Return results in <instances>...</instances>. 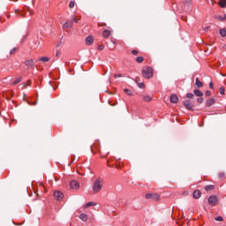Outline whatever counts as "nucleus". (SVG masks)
<instances>
[{
	"label": "nucleus",
	"instance_id": "40",
	"mask_svg": "<svg viewBox=\"0 0 226 226\" xmlns=\"http://www.w3.org/2000/svg\"><path fill=\"white\" fill-rule=\"evenodd\" d=\"M139 87L140 89H142V88L144 87V83H139Z\"/></svg>",
	"mask_w": 226,
	"mask_h": 226
},
{
	"label": "nucleus",
	"instance_id": "27",
	"mask_svg": "<svg viewBox=\"0 0 226 226\" xmlns=\"http://www.w3.org/2000/svg\"><path fill=\"white\" fill-rule=\"evenodd\" d=\"M219 93H220V94H225V87H221L219 88Z\"/></svg>",
	"mask_w": 226,
	"mask_h": 226
},
{
	"label": "nucleus",
	"instance_id": "11",
	"mask_svg": "<svg viewBox=\"0 0 226 226\" xmlns=\"http://www.w3.org/2000/svg\"><path fill=\"white\" fill-rule=\"evenodd\" d=\"M170 102L171 103H177V102H179V98L177 97V95L172 94L170 96Z\"/></svg>",
	"mask_w": 226,
	"mask_h": 226
},
{
	"label": "nucleus",
	"instance_id": "33",
	"mask_svg": "<svg viewBox=\"0 0 226 226\" xmlns=\"http://www.w3.org/2000/svg\"><path fill=\"white\" fill-rule=\"evenodd\" d=\"M198 103H202L204 102V99L202 97H200L197 99Z\"/></svg>",
	"mask_w": 226,
	"mask_h": 226
},
{
	"label": "nucleus",
	"instance_id": "6",
	"mask_svg": "<svg viewBox=\"0 0 226 226\" xmlns=\"http://www.w3.org/2000/svg\"><path fill=\"white\" fill-rule=\"evenodd\" d=\"M184 105L188 110H193V106L192 105V102H190V100L184 101Z\"/></svg>",
	"mask_w": 226,
	"mask_h": 226
},
{
	"label": "nucleus",
	"instance_id": "18",
	"mask_svg": "<svg viewBox=\"0 0 226 226\" xmlns=\"http://www.w3.org/2000/svg\"><path fill=\"white\" fill-rule=\"evenodd\" d=\"M219 6L221 8H226V0H219Z\"/></svg>",
	"mask_w": 226,
	"mask_h": 226
},
{
	"label": "nucleus",
	"instance_id": "28",
	"mask_svg": "<svg viewBox=\"0 0 226 226\" xmlns=\"http://www.w3.org/2000/svg\"><path fill=\"white\" fill-rule=\"evenodd\" d=\"M136 61H137V63H143V62H144V57H142V56H138V57L136 58Z\"/></svg>",
	"mask_w": 226,
	"mask_h": 226
},
{
	"label": "nucleus",
	"instance_id": "42",
	"mask_svg": "<svg viewBox=\"0 0 226 226\" xmlns=\"http://www.w3.org/2000/svg\"><path fill=\"white\" fill-rule=\"evenodd\" d=\"M209 87H210V89H213V87H214L213 82H210V83H209Z\"/></svg>",
	"mask_w": 226,
	"mask_h": 226
},
{
	"label": "nucleus",
	"instance_id": "29",
	"mask_svg": "<svg viewBox=\"0 0 226 226\" xmlns=\"http://www.w3.org/2000/svg\"><path fill=\"white\" fill-rule=\"evenodd\" d=\"M69 8H75V1H71L70 2Z\"/></svg>",
	"mask_w": 226,
	"mask_h": 226
},
{
	"label": "nucleus",
	"instance_id": "2",
	"mask_svg": "<svg viewBox=\"0 0 226 226\" xmlns=\"http://www.w3.org/2000/svg\"><path fill=\"white\" fill-rule=\"evenodd\" d=\"M142 75L144 79H151V77H153V68L148 66L146 69H143Z\"/></svg>",
	"mask_w": 226,
	"mask_h": 226
},
{
	"label": "nucleus",
	"instance_id": "16",
	"mask_svg": "<svg viewBox=\"0 0 226 226\" xmlns=\"http://www.w3.org/2000/svg\"><path fill=\"white\" fill-rule=\"evenodd\" d=\"M39 61H42V63H49V61H50V58H49V56H42L39 58Z\"/></svg>",
	"mask_w": 226,
	"mask_h": 226
},
{
	"label": "nucleus",
	"instance_id": "39",
	"mask_svg": "<svg viewBox=\"0 0 226 226\" xmlns=\"http://www.w3.org/2000/svg\"><path fill=\"white\" fill-rule=\"evenodd\" d=\"M115 79H119V78H121L122 77V75L121 74H115Z\"/></svg>",
	"mask_w": 226,
	"mask_h": 226
},
{
	"label": "nucleus",
	"instance_id": "5",
	"mask_svg": "<svg viewBox=\"0 0 226 226\" xmlns=\"http://www.w3.org/2000/svg\"><path fill=\"white\" fill-rule=\"evenodd\" d=\"M25 64L29 70H34V61L33 59L26 61Z\"/></svg>",
	"mask_w": 226,
	"mask_h": 226
},
{
	"label": "nucleus",
	"instance_id": "20",
	"mask_svg": "<svg viewBox=\"0 0 226 226\" xmlns=\"http://www.w3.org/2000/svg\"><path fill=\"white\" fill-rule=\"evenodd\" d=\"M124 93H125V94H127L128 96H132L133 95V93H132L131 90L128 89V88H124Z\"/></svg>",
	"mask_w": 226,
	"mask_h": 226
},
{
	"label": "nucleus",
	"instance_id": "21",
	"mask_svg": "<svg viewBox=\"0 0 226 226\" xmlns=\"http://www.w3.org/2000/svg\"><path fill=\"white\" fill-rule=\"evenodd\" d=\"M215 189V185H207L205 186V190L206 192H211V190H214Z\"/></svg>",
	"mask_w": 226,
	"mask_h": 226
},
{
	"label": "nucleus",
	"instance_id": "19",
	"mask_svg": "<svg viewBox=\"0 0 226 226\" xmlns=\"http://www.w3.org/2000/svg\"><path fill=\"white\" fill-rule=\"evenodd\" d=\"M20 82H22V77H19L16 80H14L12 86H17V84H20Z\"/></svg>",
	"mask_w": 226,
	"mask_h": 226
},
{
	"label": "nucleus",
	"instance_id": "10",
	"mask_svg": "<svg viewBox=\"0 0 226 226\" xmlns=\"http://www.w3.org/2000/svg\"><path fill=\"white\" fill-rule=\"evenodd\" d=\"M201 195H202V193L200 192V191L195 190L193 192L192 197H193V199H200Z\"/></svg>",
	"mask_w": 226,
	"mask_h": 226
},
{
	"label": "nucleus",
	"instance_id": "36",
	"mask_svg": "<svg viewBox=\"0 0 226 226\" xmlns=\"http://www.w3.org/2000/svg\"><path fill=\"white\" fill-rule=\"evenodd\" d=\"M217 19H218V20H220V22H223V17H222V16H218L217 17Z\"/></svg>",
	"mask_w": 226,
	"mask_h": 226
},
{
	"label": "nucleus",
	"instance_id": "14",
	"mask_svg": "<svg viewBox=\"0 0 226 226\" xmlns=\"http://www.w3.org/2000/svg\"><path fill=\"white\" fill-rule=\"evenodd\" d=\"M193 94H195V96H204V94L199 89L193 90Z\"/></svg>",
	"mask_w": 226,
	"mask_h": 226
},
{
	"label": "nucleus",
	"instance_id": "8",
	"mask_svg": "<svg viewBox=\"0 0 226 226\" xmlns=\"http://www.w3.org/2000/svg\"><path fill=\"white\" fill-rule=\"evenodd\" d=\"M216 103V100L215 98H210L207 101L206 105L207 107H211L212 105H215Z\"/></svg>",
	"mask_w": 226,
	"mask_h": 226
},
{
	"label": "nucleus",
	"instance_id": "12",
	"mask_svg": "<svg viewBox=\"0 0 226 226\" xmlns=\"http://www.w3.org/2000/svg\"><path fill=\"white\" fill-rule=\"evenodd\" d=\"M72 26H73V21H66L64 24V27H66L67 29H70L72 28Z\"/></svg>",
	"mask_w": 226,
	"mask_h": 226
},
{
	"label": "nucleus",
	"instance_id": "3",
	"mask_svg": "<svg viewBox=\"0 0 226 226\" xmlns=\"http://www.w3.org/2000/svg\"><path fill=\"white\" fill-rule=\"evenodd\" d=\"M208 204L210 206H216L218 204V198L215 195H212L208 198Z\"/></svg>",
	"mask_w": 226,
	"mask_h": 226
},
{
	"label": "nucleus",
	"instance_id": "22",
	"mask_svg": "<svg viewBox=\"0 0 226 226\" xmlns=\"http://www.w3.org/2000/svg\"><path fill=\"white\" fill-rule=\"evenodd\" d=\"M70 22H72L75 23V24H78L79 23V19H77V18L75 16H72V19L71 20H69Z\"/></svg>",
	"mask_w": 226,
	"mask_h": 226
},
{
	"label": "nucleus",
	"instance_id": "37",
	"mask_svg": "<svg viewBox=\"0 0 226 226\" xmlns=\"http://www.w3.org/2000/svg\"><path fill=\"white\" fill-rule=\"evenodd\" d=\"M132 54H133V56H137V54H139V51L133 49V50L132 51Z\"/></svg>",
	"mask_w": 226,
	"mask_h": 226
},
{
	"label": "nucleus",
	"instance_id": "38",
	"mask_svg": "<svg viewBox=\"0 0 226 226\" xmlns=\"http://www.w3.org/2000/svg\"><path fill=\"white\" fill-rule=\"evenodd\" d=\"M219 177L220 179H222V177H225V173H220Z\"/></svg>",
	"mask_w": 226,
	"mask_h": 226
},
{
	"label": "nucleus",
	"instance_id": "32",
	"mask_svg": "<svg viewBox=\"0 0 226 226\" xmlns=\"http://www.w3.org/2000/svg\"><path fill=\"white\" fill-rule=\"evenodd\" d=\"M153 195H154V193H147L146 195V199H152L153 200Z\"/></svg>",
	"mask_w": 226,
	"mask_h": 226
},
{
	"label": "nucleus",
	"instance_id": "41",
	"mask_svg": "<svg viewBox=\"0 0 226 226\" xmlns=\"http://www.w3.org/2000/svg\"><path fill=\"white\" fill-rule=\"evenodd\" d=\"M56 57H59V56H61V51H56Z\"/></svg>",
	"mask_w": 226,
	"mask_h": 226
},
{
	"label": "nucleus",
	"instance_id": "9",
	"mask_svg": "<svg viewBox=\"0 0 226 226\" xmlns=\"http://www.w3.org/2000/svg\"><path fill=\"white\" fill-rule=\"evenodd\" d=\"M94 42V39L93 38V36H87L86 38L87 45H93Z\"/></svg>",
	"mask_w": 226,
	"mask_h": 226
},
{
	"label": "nucleus",
	"instance_id": "24",
	"mask_svg": "<svg viewBox=\"0 0 226 226\" xmlns=\"http://www.w3.org/2000/svg\"><path fill=\"white\" fill-rule=\"evenodd\" d=\"M160 200V196L156 193H154L152 196V200Z\"/></svg>",
	"mask_w": 226,
	"mask_h": 226
},
{
	"label": "nucleus",
	"instance_id": "7",
	"mask_svg": "<svg viewBox=\"0 0 226 226\" xmlns=\"http://www.w3.org/2000/svg\"><path fill=\"white\" fill-rule=\"evenodd\" d=\"M70 186H71L72 190H79V182H77L76 180H72L70 183Z\"/></svg>",
	"mask_w": 226,
	"mask_h": 226
},
{
	"label": "nucleus",
	"instance_id": "45",
	"mask_svg": "<svg viewBox=\"0 0 226 226\" xmlns=\"http://www.w3.org/2000/svg\"><path fill=\"white\" fill-rule=\"evenodd\" d=\"M223 19H224V20H226V14H224V16H223Z\"/></svg>",
	"mask_w": 226,
	"mask_h": 226
},
{
	"label": "nucleus",
	"instance_id": "17",
	"mask_svg": "<svg viewBox=\"0 0 226 226\" xmlns=\"http://www.w3.org/2000/svg\"><path fill=\"white\" fill-rule=\"evenodd\" d=\"M79 218L82 220V222H87V215L86 214H80Z\"/></svg>",
	"mask_w": 226,
	"mask_h": 226
},
{
	"label": "nucleus",
	"instance_id": "31",
	"mask_svg": "<svg viewBox=\"0 0 226 226\" xmlns=\"http://www.w3.org/2000/svg\"><path fill=\"white\" fill-rule=\"evenodd\" d=\"M195 95L192 93L186 94V98H193Z\"/></svg>",
	"mask_w": 226,
	"mask_h": 226
},
{
	"label": "nucleus",
	"instance_id": "26",
	"mask_svg": "<svg viewBox=\"0 0 226 226\" xmlns=\"http://www.w3.org/2000/svg\"><path fill=\"white\" fill-rule=\"evenodd\" d=\"M91 206H96L95 202H87L85 206V207H91Z\"/></svg>",
	"mask_w": 226,
	"mask_h": 226
},
{
	"label": "nucleus",
	"instance_id": "13",
	"mask_svg": "<svg viewBox=\"0 0 226 226\" xmlns=\"http://www.w3.org/2000/svg\"><path fill=\"white\" fill-rule=\"evenodd\" d=\"M195 86H197L198 87H202L204 84L200 80H199V78H196Z\"/></svg>",
	"mask_w": 226,
	"mask_h": 226
},
{
	"label": "nucleus",
	"instance_id": "43",
	"mask_svg": "<svg viewBox=\"0 0 226 226\" xmlns=\"http://www.w3.org/2000/svg\"><path fill=\"white\" fill-rule=\"evenodd\" d=\"M10 54H15V49H11Z\"/></svg>",
	"mask_w": 226,
	"mask_h": 226
},
{
	"label": "nucleus",
	"instance_id": "25",
	"mask_svg": "<svg viewBox=\"0 0 226 226\" xmlns=\"http://www.w3.org/2000/svg\"><path fill=\"white\" fill-rule=\"evenodd\" d=\"M143 100L145 102H151V96H149V95H143Z\"/></svg>",
	"mask_w": 226,
	"mask_h": 226
},
{
	"label": "nucleus",
	"instance_id": "1",
	"mask_svg": "<svg viewBox=\"0 0 226 226\" xmlns=\"http://www.w3.org/2000/svg\"><path fill=\"white\" fill-rule=\"evenodd\" d=\"M103 186V182H102L100 179H96L95 183L92 185V190L94 193H99V192H102V187Z\"/></svg>",
	"mask_w": 226,
	"mask_h": 226
},
{
	"label": "nucleus",
	"instance_id": "35",
	"mask_svg": "<svg viewBox=\"0 0 226 226\" xmlns=\"http://www.w3.org/2000/svg\"><path fill=\"white\" fill-rule=\"evenodd\" d=\"M103 49H105V46L103 45L98 46V50H103Z\"/></svg>",
	"mask_w": 226,
	"mask_h": 226
},
{
	"label": "nucleus",
	"instance_id": "23",
	"mask_svg": "<svg viewBox=\"0 0 226 226\" xmlns=\"http://www.w3.org/2000/svg\"><path fill=\"white\" fill-rule=\"evenodd\" d=\"M220 34H221V36H222V38H225V36H226V30H225V28H222V29L220 30Z\"/></svg>",
	"mask_w": 226,
	"mask_h": 226
},
{
	"label": "nucleus",
	"instance_id": "44",
	"mask_svg": "<svg viewBox=\"0 0 226 226\" xmlns=\"http://www.w3.org/2000/svg\"><path fill=\"white\" fill-rule=\"evenodd\" d=\"M205 31H209V26H207V27L205 28Z\"/></svg>",
	"mask_w": 226,
	"mask_h": 226
},
{
	"label": "nucleus",
	"instance_id": "15",
	"mask_svg": "<svg viewBox=\"0 0 226 226\" xmlns=\"http://www.w3.org/2000/svg\"><path fill=\"white\" fill-rule=\"evenodd\" d=\"M102 34H103L104 38H109V36H110V34H111L110 30H104L102 32Z\"/></svg>",
	"mask_w": 226,
	"mask_h": 226
},
{
	"label": "nucleus",
	"instance_id": "30",
	"mask_svg": "<svg viewBox=\"0 0 226 226\" xmlns=\"http://www.w3.org/2000/svg\"><path fill=\"white\" fill-rule=\"evenodd\" d=\"M215 222H223V217L222 216H217L215 218Z\"/></svg>",
	"mask_w": 226,
	"mask_h": 226
},
{
	"label": "nucleus",
	"instance_id": "4",
	"mask_svg": "<svg viewBox=\"0 0 226 226\" xmlns=\"http://www.w3.org/2000/svg\"><path fill=\"white\" fill-rule=\"evenodd\" d=\"M54 197L56 200H63L64 194H63V192H59V191H56L54 192Z\"/></svg>",
	"mask_w": 226,
	"mask_h": 226
},
{
	"label": "nucleus",
	"instance_id": "34",
	"mask_svg": "<svg viewBox=\"0 0 226 226\" xmlns=\"http://www.w3.org/2000/svg\"><path fill=\"white\" fill-rule=\"evenodd\" d=\"M205 94H206V96H211V91L207 90V91L205 92Z\"/></svg>",
	"mask_w": 226,
	"mask_h": 226
}]
</instances>
